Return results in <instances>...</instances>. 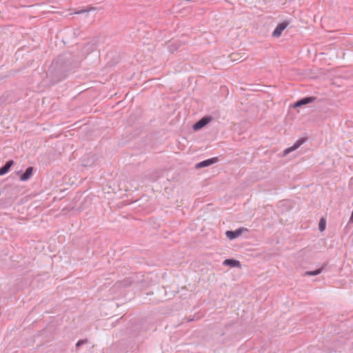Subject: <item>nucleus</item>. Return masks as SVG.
Returning a JSON list of instances; mask_svg holds the SVG:
<instances>
[{
  "instance_id": "obj_10",
  "label": "nucleus",
  "mask_w": 353,
  "mask_h": 353,
  "mask_svg": "<svg viewBox=\"0 0 353 353\" xmlns=\"http://www.w3.org/2000/svg\"><path fill=\"white\" fill-rule=\"evenodd\" d=\"M13 163L14 161L12 160L7 161L6 163L0 168V175H3L7 173Z\"/></svg>"
},
{
  "instance_id": "obj_4",
  "label": "nucleus",
  "mask_w": 353,
  "mask_h": 353,
  "mask_svg": "<svg viewBox=\"0 0 353 353\" xmlns=\"http://www.w3.org/2000/svg\"><path fill=\"white\" fill-rule=\"evenodd\" d=\"M210 121V117H203L193 125V128L195 130H198L206 125Z\"/></svg>"
},
{
  "instance_id": "obj_8",
  "label": "nucleus",
  "mask_w": 353,
  "mask_h": 353,
  "mask_svg": "<svg viewBox=\"0 0 353 353\" xmlns=\"http://www.w3.org/2000/svg\"><path fill=\"white\" fill-rule=\"evenodd\" d=\"M33 173V168L29 167L26 169V172L22 174L20 176L21 181H25L28 180L32 175Z\"/></svg>"
},
{
  "instance_id": "obj_6",
  "label": "nucleus",
  "mask_w": 353,
  "mask_h": 353,
  "mask_svg": "<svg viewBox=\"0 0 353 353\" xmlns=\"http://www.w3.org/2000/svg\"><path fill=\"white\" fill-rule=\"evenodd\" d=\"M218 159L216 157H214L210 159L205 160L196 164V168H201L206 166H209L216 162H217Z\"/></svg>"
},
{
  "instance_id": "obj_12",
  "label": "nucleus",
  "mask_w": 353,
  "mask_h": 353,
  "mask_svg": "<svg viewBox=\"0 0 353 353\" xmlns=\"http://www.w3.org/2000/svg\"><path fill=\"white\" fill-rule=\"evenodd\" d=\"M326 227V222H319V230L321 232H323L325 230Z\"/></svg>"
},
{
  "instance_id": "obj_13",
  "label": "nucleus",
  "mask_w": 353,
  "mask_h": 353,
  "mask_svg": "<svg viewBox=\"0 0 353 353\" xmlns=\"http://www.w3.org/2000/svg\"><path fill=\"white\" fill-rule=\"evenodd\" d=\"M85 343V341L83 340H79L77 344H76V347H80L81 345H83V343Z\"/></svg>"
},
{
  "instance_id": "obj_3",
  "label": "nucleus",
  "mask_w": 353,
  "mask_h": 353,
  "mask_svg": "<svg viewBox=\"0 0 353 353\" xmlns=\"http://www.w3.org/2000/svg\"><path fill=\"white\" fill-rule=\"evenodd\" d=\"M288 25L289 23L288 21H283L279 23L273 31L272 36L274 37H279Z\"/></svg>"
},
{
  "instance_id": "obj_2",
  "label": "nucleus",
  "mask_w": 353,
  "mask_h": 353,
  "mask_svg": "<svg viewBox=\"0 0 353 353\" xmlns=\"http://www.w3.org/2000/svg\"><path fill=\"white\" fill-rule=\"evenodd\" d=\"M243 231H247V229L244 228H239L236 230H227L225 235L229 239L233 240L241 236Z\"/></svg>"
},
{
  "instance_id": "obj_1",
  "label": "nucleus",
  "mask_w": 353,
  "mask_h": 353,
  "mask_svg": "<svg viewBox=\"0 0 353 353\" xmlns=\"http://www.w3.org/2000/svg\"><path fill=\"white\" fill-rule=\"evenodd\" d=\"M146 281V278L144 275L135 274L132 276L124 279L123 281L119 282L120 286L123 288L129 287L132 285H136L137 287L143 288L145 287L144 283Z\"/></svg>"
},
{
  "instance_id": "obj_9",
  "label": "nucleus",
  "mask_w": 353,
  "mask_h": 353,
  "mask_svg": "<svg viewBox=\"0 0 353 353\" xmlns=\"http://www.w3.org/2000/svg\"><path fill=\"white\" fill-rule=\"evenodd\" d=\"M314 101V98L313 97H307V98H304L301 100H299L298 101H296L294 105V107L296 108V107H300L303 105H305V104H307L309 103H311Z\"/></svg>"
},
{
  "instance_id": "obj_5",
  "label": "nucleus",
  "mask_w": 353,
  "mask_h": 353,
  "mask_svg": "<svg viewBox=\"0 0 353 353\" xmlns=\"http://www.w3.org/2000/svg\"><path fill=\"white\" fill-rule=\"evenodd\" d=\"M223 265L230 266L231 268H241V262L234 259H227L223 262Z\"/></svg>"
},
{
  "instance_id": "obj_7",
  "label": "nucleus",
  "mask_w": 353,
  "mask_h": 353,
  "mask_svg": "<svg viewBox=\"0 0 353 353\" xmlns=\"http://www.w3.org/2000/svg\"><path fill=\"white\" fill-rule=\"evenodd\" d=\"M303 142H304L303 139H299V140L296 141L292 146H291L284 150V154H288L292 152V151L298 149L303 143Z\"/></svg>"
},
{
  "instance_id": "obj_11",
  "label": "nucleus",
  "mask_w": 353,
  "mask_h": 353,
  "mask_svg": "<svg viewBox=\"0 0 353 353\" xmlns=\"http://www.w3.org/2000/svg\"><path fill=\"white\" fill-rule=\"evenodd\" d=\"M325 265H323L321 268H318L315 270H313V271H307L305 272L304 275L305 276H316V275H318L319 274H321L324 268V266Z\"/></svg>"
}]
</instances>
